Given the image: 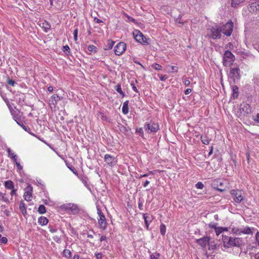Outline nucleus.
<instances>
[{
  "instance_id": "nucleus-4",
  "label": "nucleus",
  "mask_w": 259,
  "mask_h": 259,
  "mask_svg": "<svg viewBox=\"0 0 259 259\" xmlns=\"http://www.w3.org/2000/svg\"><path fill=\"white\" fill-rule=\"evenodd\" d=\"M235 61V56L232 53L227 50L225 52L223 58V65L225 66H230L233 64Z\"/></svg>"
},
{
  "instance_id": "nucleus-6",
  "label": "nucleus",
  "mask_w": 259,
  "mask_h": 259,
  "mask_svg": "<svg viewBox=\"0 0 259 259\" xmlns=\"http://www.w3.org/2000/svg\"><path fill=\"white\" fill-rule=\"evenodd\" d=\"M133 35L136 40L143 45H148L147 38L139 30H135L133 32Z\"/></svg>"
},
{
  "instance_id": "nucleus-31",
  "label": "nucleus",
  "mask_w": 259,
  "mask_h": 259,
  "mask_svg": "<svg viewBox=\"0 0 259 259\" xmlns=\"http://www.w3.org/2000/svg\"><path fill=\"white\" fill-rule=\"evenodd\" d=\"M114 43H115L114 41H113L111 40H108L107 44L106 45L104 49L106 50H109L111 49L112 48Z\"/></svg>"
},
{
  "instance_id": "nucleus-23",
  "label": "nucleus",
  "mask_w": 259,
  "mask_h": 259,
  "mask_svg": "<svg viewBox=\"0 0 259 259\" xmlns=\"http://www.w3.org/2000/svg\"><path fill=\"white\" fill-rule=\"evenodd\" d=\"M60 99V97L58 95H54L52 96L51 100L50 101L51 102L50 104L55 105Z\"/></svg>"
},
{
  "instance_id": "nucleus-25",
  "label": "nucleus",
  "mask_w": 259,
  "mask_h": 259,
  "mask_svg": "<svg viewBox=\"0 0 259 259\" xmlns=\"http://www.w3.org/2000/svg\"><path fill=\"white\" fill-rule=\"evenodd\" d=\"M122 113L124 114H126L128 113V101H125L123 104L122 107Z\"/></svg>"
},
{
  "instance_id": "nucleus-28",
  "label": "nucleus",
  "mask_w": 259,
  "mask_h": 259,
  "mask_svg": "<svg viewBox=\"0 0 259 259\" xmlns=\"http://www.w3.org/2000/svg\"><path fill=\"white\" fill-rule=\"evenodd\" d=\"M14 119L17 122V123L22 128L23 126H25L23 124V121H22L20 118V117L18 115H15L13 117Z\"/></svg>"
},
{
  "instance_id": "nucleus-51",
  "label": "nucleus",
  "mask_w": 259,
  "mask_h": 259,
  "mask_svg": "<svg viewBox=\"0 0 259 259\" xmlns=\"http://www.w3.org/2000/svg\"><path fill=\"white\" fill-rule=\"evenodd\" d=\"M53 240L57 243L61 242V237L58 236H55L53 237Z\"/></svg>"
},
{
  "instance_id": "nucleus-55",
  "label": "nucleus",
  "mask_w": 259,
  "mask_h": 259,
  "mask_svg": "<svg viewBox=\"0 0 259 259\" xmlns=\"http://www.w3.org/2000/svg\"><path fill=\"white\" fill-rule=\"evenodd\" d=\"M126 17L127 18V20H128V21H131V22H134V23L136 22L135 19H134L132 17L128 16L127 15H126Z\"/></svg>"
},
{
  "instance_id": "nucleus-27",
  "label": "nucleus",
  "mask_w": 259,
  "mask_h": 259,
  "mask_svg": "<svg viewBox=\"0 0 259 259\" xmlns=\"http://www.w3.org/2000/svg\"><path fill=\"white\" fill-rule=\"evenodd\" d=\"M41 27L44 29V31L45 32H48V31L51 28V25L49 22L45 21L42 23Z\"/></svg>"
},
{
  "instance_id": "nucleus-49",
  "label": "nucleus",
  "mask_w": 259,
  "mask_h": 259,
  "mask_svg": "<svg viewBox=\"0 0 259 259\" xmlns=\"http://www.w3.org/2000/svg\"><path fill=\"white\" fill-rule=\"evenodd\" d=\"M138 208H139L140 210H143V202H142V201L141 200V199H139Z\"/></svg>"
},
{
  "instance_id": "nucleus-57",
  "label": "nucleus",
  "mask_w": 259,
  "mask_h": 259,
  "mask_svg": "<svg viewBox=\"0 0 259 259\" xmlns=\"http://www.w3.org/2000/svg\"><path fill=\"white\" fill-rule=\"evenodd\" d=\"M95 255L97 259H102V254L101 253H95Z\"/></svg>"
},
{
  "instance_id": "nucleus-26",
  "label": "nucleus",
  "mask_w": 259,
  "mask_h": 259,
  "mask_svg": "<svg viewBox=\"0 0 259 259\" xmlns=\"http://www.w3.org/2000/svg\"><path fill=\"white\" fill-rule=\"evenodd\" d=\"M8 156L10 157L14 162H16L17 156L12 152L10 148L7 149Z\"/></svg>"
},
{
  "instance_id": "nucleus-17",
  "label": "nucleus",
  "mask_w": 259,
  "mask_h": 259,
  "mask_svg": "<svg viewBox=\"0 0 259 259\" xmlns=\"http://www.w3.org/2000/svg\"><path fill=\"white\" fill-rule=\"evenodd\" d=\"M250 11H259V0L254 1L251 2L250 4Z\"/></svg>"
},
{
  "instance_id": "nucleus-46",
  "label": "nucleus",
  "mask_w": 259,
  "mask_h": 259,
  "mask_svg": "<svg viewBox=\"0 0 259 259\" xmlns=\"http://www.w3.org/2000/svg\"><path fill=\"white\" fill-rule=\"evenodd\" d=\"M195 186L197 189H202L204 187V185L202 182H199L196 184Z\"/></svg>"
},
{
  "instance_id": "nucleus-19",
  "label": "nucleus",
  "mask_w": 259,
  "mask_h": 259,
  "mask_svg": "<svg viewBox=\"0 0 259 259\" xmlns=\"http://www.w3.org/2000/svg\"><path fill=\"white\" fill-rule=\"evenodd\" d=\"M143 219L144 220L146 229L148 230L150 222H151L152 221V218L148 215V213H143Z\"/></svg>"
},
{
  "instance_id": "nucleus-13",
  "label": "nucleus",
  "mask_w": 259,
  "mask_h": 259,
  "mask_svg": "<svg viewBox=\"0 0 259 259\" xmlns=\"http://www.w3.org/2000/svg\"><path fill=\"white\" fill-rule=\"evenodd\" d=\"M211 187L219 191L223 192L225 190L223 182L221 179L214 180L211 183Z\"/></svg>"
},
{
  "instance_id": "nucleus-18",
  "label": "nucleus",
  "mask_w": 259,
  "mask_h": 259,
  "mask_svg": "<svg viewBox=\"0 0 259 259\" xmlns=\"http://www.w3.org/2000/svg\"><path fill=\"white\" fill-rule=\"evenodd\" d=\"M22 128L26 132H27V133H28L29 134H30L31 135L37 138L38 139H39V140H40L41 141L43 142L44 143L47 144L48 145H49V144H47V143L44 140H41L39 137H38L36 135L34 134V133H32L31 132V130L29 127H27L26 126H22Z\"/></svg>"
},
{
  "instance_id": "nucleus-14",
  "label": "nucleus",
  "mask_w": 259,
  "mask_h": 259,
  "mask_svg": "<svg viewBox=\"0 0 259 259\" xmlns=\"http://www.w3.org/2000/svg\"><path fill=\"white\" fill-rule=\"evenodd\" d=\"M239 110L241 113L243 112L244 116H246L251 112V107L248 104L243 103L240 105Z\"/></svg>"
},
{
  "instance_id": "nucleus-8",
  "label": "nucleus",
  "mask_w": 259,
  "mask_h": 259,
  "mask_svg": "<svg viewBox=\"0 0 259 259\" xmlns=\"http://www.w3.org/2000/svg\"><path fill=\"white\" fill-rule=\"evenodd\" d=\"M145 131L148 133H156L159 129V124L157 123L150 122L145 124Z\"/></svg>"
},
{
  "instance_id": "nucleus-3",
  "label": "nucleus",
  "mask_w": 259,
  "mask_h": 259,
  "mask_svg": "<svg viewBox=\"0 0 259 259\" xmlns=\"http://www.w3.org/2000/svg\"><path fill=\"white\" fill-rule=\"evenodd\" d=\"M60 208L66 212L74 215L78 214L80 211V209L77 205L72 203L64 204L60 206Z\"/></svg>"
},
{
  "instance_id": "nucleus-54",
  "label": "nucleus",
  "mask_w": 259,
  "mask_h": 259,
  "mask_svg": "<svg viewBox=\"0 0 259 259\" xmlns=\"http://www.w3.org/2000/svg\"><path fill=\"white\" fill-rule=\"evenodd\" d=\"M184 83L186 86H189L190 84V81L187 78L184 79Z\"/></svg>"
},
{
  "instance_id": "nucleus-34",
  "label": "nucleus",
  "mask_w": 259,
  "mask_h": 259,
  "mask_svg": "<svg viewBox=\"0 0 259 259\" xmlns=\"http://www.w3.org/2000/svg\"><path fill=\"white\" fill-rule=\"evenodd\" d=\"M242 228H233L232 229V232L236 235H240L242 233Z\"/></svg>"
},
{
  "instance_id": "nucleus-30",
  "label": "nucleus",
  "mask_w": 259,
  "mask_h": 259,
  "mask_svg": "<svg viewBox=\"0 0 259 259\" xmlns=\"http://www.w3.org/2000/svg\"><path fill=\"white\" fill-rule=\"evenodd\" d=\"M233 96L234 98H237L239 95L238 88L237 85H233Z\"/></svg>"
},
{
  "instance_id": "nucleus-33",
  "label": "nucleus",
  "mask_w": 259,
  "mask_h": 259,
  "mask_svg": "<svg viewBox=\"0 0 259 259\" xmlns=\"http://www.w3.org/2000/svg\"><path fill=\"white\" fill-rule=\"evenodd\" d=\"M71 252L70 250L65 249L63 251V255L66 258H71Z\"/></svg>"
},
{
  "instance_id": "nucleus-56",
  "label": "nucleus",
  "mask_w": 259,
  "mask_h": 259,
  "mask_svg": "<svg viewBox=\"0 0 259 259\" xmlns=\"http://www.w3.org/2000/svg\"><path fill=\"white\" fill-rule=\"evenodd\" d=\"M11 192L10 193L11 195L12 196H17V193H16L17 190L15 189L14 188H13V189H11Z\"/></svg>"
},
{
  "instance_id": "nucleus-60",
  "label": "nucleus",
  "mask_w": 259,
  "mask_h": 259,
  "mask_svg": "<svg viewBox=\"0 0 259 259\" xmlns=\"http://www.w3.org/2000/svg\"><path fill=\"white\" fill-rule=\"evenodd\" d=\"M94 21L97 23H100L101 22H103V21L97 18V17H95L94 18Z\"/></svg>"
},
{
  "instance_id": "nucleus-43",
  "label": "nucleus",
  "mask_w": 259,
  "mask_h": 259,
  "mask_svg": "<svg viewBox=\"0 0 259 259\" xmlns=\"http://www.w3.org/2000/svg\"><path fill=\"white\" fill-rule=\"evenodd\" d=\"M222 229V227H217L215 230V234L217 236H219L220 234H221L223 232Z\"/></svg>"
},
{
  "instance_id": "nucleus-53",
  "label": "nucleus",
  "mask_w": 259,
  "mask_h": 259,
  "mask_svg": "<svg viewBox=\"0 0 259 259\" xmlns=\"http://www.w3.org/2000/svg\"><path fill=\"white\" fill-rule=\"evenodd\" d=\"M217 224H215V223H213V224L210 223L208 225L209 228H210L211 229H214V230H215L216 228H217Z\"/></svg>"
},
{
  "instance_id": "nucleus-63",
  "label": "nucleus",
  "mask_w": 259,
  "mask_h": 259,
  "mask_svg": "<svg viewBox=\"0 0 259 259\" xmlns=\"http://www.w3.org/2000/svg\"><path fill=\"white\" fill-rule=\"evenodd\" d=\"M149 183H150V182L149 181H148V180H146L145 182V183L143 184V186L144 187H147L149 184Z\"/></svg>"
},
{
  "instance_id": "nucleus-10",
  "label": "nucleus",
  "mask_w": 259,
  "mask_h": 259,
  "mask_svg": "<svg viewBox=\"0 0 259 259\" xmlns=\"http://www.w3.org/2000/svg\"><path fill=\"white\" fill-rule=\"evenodd\" d=\"M230 193L234 199V200L237 203L241 202L243 199L242 192L239 190H232Z\"/></svg>"
},
{
  "instance_id": "nucleus-7",
  "label": "nucleus",
  "mask_w": 259,
  "mask_h": 259,
  "mask_svg": "<svg viewBox=\"0 0 259 259\" xmlns=\"http://www.w3.org/2000/svg\"><path fill=\"white\" fill-rule=\"evenodd\" d=\"M233 27L234 24L230 21L221 27V32L226 36H230L232 33Z\"/></svg>"
},
{
  "instance_id": "nucleus-35",
  "label": "nucleus",
  "mask_w": 259,
  "mask_h": 259,
  "mask_svg": "<svg viewBox=\"0 0 259 259\" xmlns=\"http://www.w3.org/2000/svg\"><path fill=\"white\" fill-rule=\"evenodd\" d=\"M200 139L203 144L205 145L209 144V139L206 136H201Z\"/></svg>"
},
{
  "instance_id": "nucleus-16",
  "label": "nucleus",
  "mask_w": 259,
  "mask_h": 259,
  "mask_svg": "<svg viewBox=\"0 0 259 259\" xmlns=\"http://www.w3.org/2000/svg\"><path fill=\"white\" fill-rule=\"evenodd\" d=\"M26 189L27 191L24 193L23 197L25 200L27 201H30L31 200L32 198V187L29 185Z\"/></svg>"
},
{
  "instance_id": "nucleus-21",
  "label": "nucleus",
  "mask_w": 259,
  "mask_h": 259,
  "mask_svg": "<svg viewBox=\"0 0 259 259\" xmlns=\"http://www.w3.org/2000/svg\"><path fill=\"white\" fill-rule=\"evenodd\" d=\"M254 230L253 228H250L248 226H246L242 228V234H252L253 231Z\"/></svg>"
},
{
  "instance_id": "nucleus-62",
  "label": "nucleus",
  "mask_w": 259,
  "mask_h": 259,
  "mask_svg": "<svg viewBox=\"0 0 259 259\" xmlns=\"http://www.w3.org/2000/svg\"><path fill=\"white\" fill-rule=\"evenodd\" d=\"M192 92V90L191 89H187L185 91V94L186 95L189 94Z\"/></svg>"
},
{
  "instance_id": "nucleus-40",
  "label": "nucleus",
  "mask_w": 259,
  "mask_h": 259,
  "mask_svg": "<svg viewBox=\"0 0 259 259\" xmlns=\"http://www.w3.org/2000/svg\"><path fill=\"white\" fill-rule=\"evenodd\" d=\"M136 133L139 134V136H140L142 138L144 137V132L142 128H137L136 130Z\"/></svg>"
},
{
  "instance_id": "nucleus-39",
  "label": "nucleus",
  "mask_w": 259,
  "mask_h": 259,
  "mask_svg": "<svg viewBox=\"0 0 259 259\" xmlns=\"http://www.w3.org/2000/svg\"><path fill=\"white\" fill-rule=\"evenodd\" d=\"M7 83L12 87H14L17 84V83L15 81H14L13 79H10L9 77L7 78Z\"/></svg>"
},
{
  "instance_id": "nucleus-11",
  "label": "nucleus",
  "mask_w": 259,
  "mask_h": 259,
  "mask_svg": "<svg viewBox=\"0 0 259 259\" xmlns=\"http://www.w3.org/2000/svg\"><path fill=\"white\" fill-rule=\"evenodd\" d=\"M240 70L239 67L231 68L230 69L229 76L235 82L236 80H239L240 78Z\"/></svg>"
},
{
  "instance_id": "nucleus-45",
  "label": "nucleus",
  "mask_w": 259,
  "mask_h": 259,
  "mask_svg": "<svg viewBox=\"0 0 259 259\" xmlns=\"http://www.w3.org/2000/svg\"><path fill=\"white\" fill-rule=\"evenodd\" d=\"M160 256V254L159 253H154L150 255L151 259H158Z\"/></svg>"
},
{
  "instance_id": "nucleus-22",
  "label": "nucleus",
  "mask_w": 259,
  "mask_h": 259,
  "mask_svg": "<svg viewBox=\"0 0 259 259\" xmlns=\"http://www.w3.org/2000/svg\"><path fill=\"white\" fill-rule=\"evenodd\" d=\"M48 219L45 217L41 216L38 219V223L41 226L46 225L48 223Z\"/></svg>"
},
{
  "instance_id": "nucleus-50",
  "label": "nucleus",
  "mask_w": 259,
  "mask_h": 259,
  "mask_svg": "<svg viewBox=\"0 0 259 259\" xmlns=\"http://www.w3.org/2000/svg\"><path fill=\"white\" fill-rule=\"evenodd\" d=\"M158 76L160 78V79L161 81H164L165 80H166L167 78V76L166 75L160 74V75H158Z\"/></svg>"
},
{
  "instance_id": "nucleus-2",
  "label": "nucleus",
  "mask_w": 259,
  "mask_h": 259,
  "mask_svg": "<svg viewBox=\"0 0 259 259\" xmlns=\"http://www.w3.org/2000/svg\"><path fill=\"white\" fill-rule=\"evenodd\" d=\"M221 27L215 25L207 29L208 36L213 39H220L221 37Z\"/></svg>"
},
{
  "instance_id": "nucleus-1",
  "label": "nucleus",
  "mask_w": 259,
  "mask_h": 259,
  "mask_svg": "<svg viewBox=\"0 0 259 259\" xmlns=\"http://www.w3.org/2000/svg\"><path fill=\"white\" fill-rule=\"evenodd\" d=\"M222 240L223 246L226 248L231 247H240L243 244V239L240 237H229L222 235Z\"/></svg>"
},
{
  "instance_id": "nucleus-36",
  "label": "nucleus",
  "mask_w": 259,
  "mask_h": 259,
  "mask_svg": "<svg viewBox=\"0 0 259 259\" xmlns=\"http://www.w3.org/2000/svg\"><path fill=\"white\" fill-rule=\"evenodd\" d=\"M241 3V0H232L231 6L234 8H237Z\"/></svg>"
},
{
  "instance_id": "nucleus-9",
  "label": "nucleus",
  "mask_w": 259,
  "mask_h": 259,
  "mask_svg": "<svg viewBox=\"0 0 259 259\" xmlns=\"http://www.w3.org/2000/svg\"><path fill=\"white\" fill-rule=\"evenodd\" d=\"M104 159L107 165L111 167L115 166L117 163L116 157L108 154L104 155Z\"/></svg>"
},
{
  "instance_id": "nucleus-5",
  "label": "nucleus",
  "mask_w": 259,
  "mask_h": 259,
  "mask_svg": "<svg viewBox=\"0 0 259 259\" xmlns=\"http://www.w3.org/2000/svg\"><path fill=\"white\" fill-rule=\"evenodd\" d=\"M97 213L99 217L98 219L99 227L102 230H104L107 228V224L105 216L99 207H97Z\"/></svg>"
},
{
  "instance_id": "nucleus-64",
  "label": "nucleus",
  "mask_w": 259,
  "mask_h": 259,
  "mask_svg": "<svg viewBox=\"0 0 259 259\" xmlns=\"http://www.w3.org/2000/svg\"><path fill=\"white\" fill-rule=\"evenodd\" d=\"M254 120L259 123V113L257 114L256 118H254Z\"/></svg>"
},
{
  "instance_id": "nucleus-47",
  "label": "nucleus",
  "mask_w": 259,
  "mask_h": 259,
  "mask_svg": "<svg viewBox=\"0 0 259 259\" xmlns=\"http://www.w3.org/2000/svg\"><path fill=\"white\" fill-rule=\"evenodd\" d=\"M78 29L76 28L73 32V37L75 41L77 40Z\"/></svg>"
},
{
  "instance_id": "nucleus-52",
  "label": "nucleus",
  "mask_w": 259,
  "mask_h": 259,
  "mask_svg": "<svg viewBox=\"0 0 259 259\" xmlns=\"http://www.w3.org/2000/svg\"><path fill=\"white\" fill-rule=\"evenodd\" d=\"M209 245V248H208V249L209 250H215L217 249V244H211V245H209V244H208Z\"/></svg>"
},
{
  "instance_id": "nucleus-37",
  "label": "nucleus",
  "mask_w": 259,
  "mask_h": 259,
  "mask_svg": "<svg viewBox=\"0 0 259 259\" xmlns=\"http://www.w3.org/2000/svg\"><path fill=\"white\" fill-rule=\"evenodd\" d=\"M38 212L40 214L45 213L46 212V209L45 206L42 204L40 205L38 207Z\"/></svg>"
},
{
  "instance_id": "nucleus-20",
  "label": "nucleus",
  "mask_w": 259,
  "mask_h": 259,
  "mask_svg": "<svg viewBox=\"0 0 259 259\" xmlns=\"http://www.w3.org/2000/svg\"><path fill=\"white\" fill-rule=\"evenodd\" d=\"M19 208L24 216L27 214L26 206L23 201H21L19 204Z\"/></svg>"
},
{
  "instance_id": "nucleus-24",
  "label": "nucleus",
  "mask_w": 259,
  "mask_h": 259,
  "mask_svg": "<svg viewBox=\"0 0 259 259\" xmlns=\"http://www.w3.org/2000/svg\"><path fill=\"white\" fill-rule=\"evenodd\" d=\"M4 186L7 189H13L14 188V184L11 180H8L4 182Z\"/></svg>"
},
{
  "instance_id": "nucleus-42",
  "label": "nucleus",
  "mask_w": 259,
  "mask_h": 259,
  "mask_svg": "<svg viewBox=\"0 0 259 259\" xmlns=\"http://www.w3.org/2000/svg\"><path fill=\"white\" fill-rule=\"evenodd\" d=\"M88 49L90 52H97V48L94 45H89Z\"/></svg>"
},
{
  "instance_id": "nucleus-44",
  "label": "nucleus",
  "mask_w": 259,
  "mask_h": 259,
  "mask_svg": "<svg viewBox=\"0 0 259 259\" xmlns=\"http://www.w3.org/2000/svg\"><path fill=\"white\" fill-rule=\"evenodd\" d=\"M153 67L157 70H159L162 69V66L157 63H154L152 65Z\"/></svg>"
},
{
  "instance_id": "nucleus-48",
  "label": "nucleus",
  "mask_w": 259,
  "mask_h": 259,
  "mask_svg": "<svg viewBox=\"0 0 259 259\" xmlns=\"http://www.w3.org/2000/svg\"><path fill=\"white\" fill-rule=\"evenodd\" d=\"M131 85L132 88V89L133 90V91H134L135 92H137V93H138L139 91L138 90V89H137L136 87L135 86V83L134 82V81H132L131 83Z\"/></svg>"
},
{
  "instance_id": "nucleus-38",
  "label": "nucleus",
  "mask_w": 259,
  "mask_h": 259,
  "mask_svg": "<svg viewBox=\"0 0 259 259\" xmlns=\"http://www.w3.org/2000/svg\"><path fill=\"white\" fill-rule=\"evenodd\" d=\"M160 231L162 235L164 236L166 232V227L163 224H161L160 226Z\"/></svg>"
},
{
  "instance_id": "nucleus-29",
  "label": "nucleus",
  "mask_w": 259,
  "mask_h": 259,
  "mask_svg": "<svg viewBox=\"0 0 259 259\" xmlns=\"http://www.w3.org/2000/svg\"><path fill=\"white\" fill-rule=\"evenodd\" d=\"M114 89L122 97L125 96V93L122 91L120 84H117L115 86Z\"/></svg>"
},
{
  "instance_id": "nucleus-61",
  "label": "nucleus",
  "mask_w": 259,
  "mask_h": 259,
  "mask_svg": "<svg viewBox=\"0 0 259 259\" xmlns=\"http://www.w3.org/2000/svg\"><path fill=\"white\" fill-rule=\"evenodd\" d=\"M16 163V164L17 165V168L19 169H22V166L21 165L20 163L18 162H15Z\"/></svg>"
},
{
  "instance_id": "nucleus-41",
  "label": "nucleus",
  "mask_w": 259,
  "mask_h": 259,
  "mask_svg": "<svg viewBox=\"0 0 259 259\" xmlns=\"http://www.w3.org/2000/svg\"><path fill=\"white\" fill-rule=\"evenodd\" d=\"M8 239L6 237H2V235L0 234V244H5L7 242Z\"/></svg>"
},
{
  "instance_id": "nucleus-12",
  "label": "nucleus",
  "mask_w": 259,
  "mask_h": 259,
  "mask_svg": "<svg viewBox=\"0 0 259 259\" xmlns=\"http://www.w3.org/2000/svg\"><path fill=\"white\" fill-rule=\"evenodd\" d=\"M126 48V44L124 42H120L114 48V53L116 55L119 56L123 54Z\"/></svg>"
},
{
  "instance_id": "nucleus-59",
  "label": "nucleus",
  "mask_w": 259,
  "mask_h": 259,
  "mask_svg": "<svg viewBox=\"0 0 259 259\" xmlns=\"http://www.w3.org/2000/svg\"><path fill=\"white\" fill-rule=\"evenodd\" d=\"M107 239V237H106L105 236H102L100 238V241L101 242H102L103 241H106V240Z\"/></svg>"
},
{
  "instance_id": "nucleus-58",
  "label": "nucleus",
  "mask_w": 259,
  "mask_h": 259,
  "mask_svg": "<svg viewBox=\"0 0 259 259\" xmlns=\"http://www.w3.org/2000/svg\"><path fill=\"white\" fill-rule=\"evenodd\" d=\"M69 50H70V48H69V46L68 45H66L65 46H63V51L64 52H66V51L69 52Z\"/></svg>"
},
{
  "instance_id": "nucleus-15",
  "label": "nucleus",
  "mask_w": 259,
  "mask_h": 259,
  "mask_svg": "<svg viewBox=\"0 0 259 259\" xmlns=\"http://www.w3.org/2000/svg\"><path fill=\"white\" fill-rule=\"evenodd\" d=\"M210 238L208 236L203 237L202 238L196 240V242L201 246L203 248L206 247V245L209 244Z\"/></svg>"
},
{
  "instance_id": "nucleus-32",
  "label": "nucleus",
  "mask_w": 259,
  "mask_h": 259,
  "mask_svg": "<svg viewBox=\"0 0 259 259\" xmlns=\"http://www.w3.org/2000/svg\"><path fill=\"white\" fill-rule=\"evenodd\" d=\"M6 193H3L0 192V201H3L4 202H6L7 203H9L10 201L9 199L5 196Z\"/></svg>"
}]
</instances>
